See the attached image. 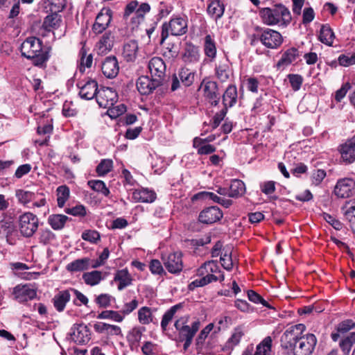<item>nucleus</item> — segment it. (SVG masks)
<instances>
[{
    "label": "nucleus",
    "mask_w": 355,
    "mask_h": 355,
    "mask_svg": "<svg viewBox=\"0 0 355 355\" xmlns=\"http://www.w3.org/2000/svg\"><path fill=\"white\" fill-rule=\"evenodd\" d=\"M61 21V15L55 12V10H53L51 14L48 15L44 18L42 26L45 30L50 31L51 28L55 29L58 28Z\"/></svg>",
    "instance_id": "32"
},
{
    "label": "nucleus",
    "mask_w": 355,
    "mask_h": 355,
    "mask_svg": "<svg viewBox=\"0 0 355 355\" xmlns=\"http://www.w3.org/2000/svg\"><path fill=\"white\" fill-rule=\"evenodd\" d=\"M354 343L355 332H352L345 338L341 340L339 345L344 354H348Z\"/></svg>",
    "instance_id": "45"
},
{
    "label": "nucleus",
    "mask_w": 355,
    "mask_h": 355,
    "mask_svg": "<svg viewBox=\"0 0 355 355\" xmlns=\"http://www.w3.org/2000/svg\"><path fill=\"white\" fill-rule=\"evenodd\" d=\"M344 211V216L351 225H355V202H346L342 207Z\"/></svg>",
    "instance_id": "43"
},
{
    "label": "nucleus",
    "mask_w": 355,
    "mask_h": 355,
    "mask_svg": "<svg viewBox=\"0 0 355 355\" xmlns=\"http://www.w3.org/2000/svg\"><path fill=\"white\" fill-rule=\"evenodd\" d=\"M354 328L355 322L352 320H345L338 324L336 329L340 334H345Z\"/></svg>",
    "instance_id": "59"
},
{
    "label": "nucleus",
    "mask_w": 355,
    "mask_h": 355,
    "mask_svg": "<svg viewBox=\"0 0 355 355\" xmlns=\"http://www.w3.org/2000/svg\"><path fill=\"white\" fill-rule=\"evenodd\" d=\"M39 239L41 243L47 245L55 239V234L49 229L42 230Z\"/></svg>",
    "instance_id": "54"
},
{
    "label": "nucleus",
    "mask_w": 355,
    "mask_h": 355,
    "mask_svg": "<svg viewBox=\"0 0 355 355\" xmlns=\"http://www.w3.org/2000/svg\"><path fill=\"white\" fill-rule=\"evenodd\" d=\"M70 292H73L76 296V299L73 300V304L76 306H80L81 304L87 305L88 304V298L79 291L70 288Z\"/></svg>",
    "instance_id": "61"
},
{
    "label": "nucleus",
    "mask_w": 355,
    "mask_h": 355,
    "mask_svg": "<svg viewBox=\"0 0 355 355\" xmlns=\"http://www.w3.org/2000/svg\"><path fill=\"white\" fill-rule=\"evenodd\" d=\"M243 336L244 330L242 327L239 326L234 328L231 336L228 338L223 347V352H227V354H230L232 350L240 343L241 339Z\"/></svg>",
    "instance_id": "23"
},
{
    "label": "nucleus",
    "mask_w": 355,
    "mask_h": 355,
    "mask_svg": "<svg viewBox=\"0 0 355 355\" xmlns=\"http://www.w3.org/2000/svg\"><path fill=\"white\" fill-rule=\"evenodd\" d=\"M15 195L18 201L24 205L31 202L35 197L34 193L23 189L17 190Z\"/></svg>",
    "instance_id": "51"
},
{
    "label": "nucleus",
    "mask_w": 355,
    "mask_h": 355,
    "mask_svg": "<svg viewBox=\"0 0 355 355\" xmlns=\"http://www.w3.org/2000/svg\"><path fill=\"white\" fill-rule=\"evenodd\" d=\"M164 265L171 273H178L182 270V253L177 252L163 255L162 257Z\"/></svg>",
    "instance_id": "14"
},
{
    "label": "nucleus",
    "mask_w": 355,
    "mask_h": 355,
    "mask_svg": "<svg viewBox=\"0 0 355 355\" xmlns=\"http://www.w3.org/2000/svg\"><path fill=\"white\" fill-rule=\"evenodd\" d=\"M156 193L153 190L142 188L136 189L132 192V199L135 202L151 203L156 199Z\"/></svg>",
    "instance_id": "24"
},
{
    "label": "nucleus",
    "mask_w": 355,
    "mask_h": 355,
    "mask_svg": "<svg viewBox=\"0 0 355 355\" xmlns=\"http://www.w3.org/2000/svg\"><path fill=\"white\" fill-rule=\"evenodd\" d=\"M224 254H223V269L227 270H230L232 268L236 259H233V247L230 245H227L225 248H223Z\"/></svg>",
    "instance_id": "40"
},
{
    "label": "nucleus",
    "mask_w": 355,
    "mask_h": 355,
    "mask_svg": "<svg viewBox=\"0 0 355 355\" xmlns=\"http://www.w3.org/2000/svg\"><path fill=\"white\" fill-rule=\"evenodd\" d=\"M189 320L188 316L181 317L178 319L174 324L175 329L178 331V338L180 341L184 339L193 338L195 334L200 328V322L195 321L192 323L191 327L187 324Z\"/></svg>",
    "instance_id": "7"
},
{
    "label": "nucleus",
    "mask_w": 355,
    "mask_h": 355,
    "mask_svg": "<svg viewBox=\"0 0 355 355\" xmlns=\"http://www.w3.org/2000/svg\"><path fill=\"white\" fill-rule=\"evenodd\" d=\"M324 219L330 224L335 230H340L343 228V223L333 216L324 213Z\"/></svg>",
    "instance_id": "63"
},
{
    "label": "nucleus",
    "mask_w": 355,
    "mask_h": 355,
    "mask_svg": "<svg viewBox=\"0 0 355 355\" xmlns=\"http://www.w3.org/2000/svg\"><path fill=\"white\" fill-rule=\"evenodd\" d=\"M137 1H132L125 6L123 13V19L126 21L127 24L128 23V20L129 17L132 15H135V12L137 11Z\"/></svg>",
    "instance_id": "55"
},
{
    "label": "nucleus",
    "mask_w": 355,
    "mask_h": 355,
    "mask_svg": "<svg viewBox=\"0 0 355 355\" xmlns=\"http://www.w3.org/2000/svg\"><path fill=\"white\" fill-rule=\"evenodd\" d=\"M208 14L217 21L222 16V6L220 0H210L207 7Z\"/></svg>",
    "instance_id": "39"
},
{
    "label": "nucleus",
    "mask_w": 355,
    "mask_h": 355,
    "mask_svg": "<svg viewBox=\"0 0 355 355\" xmlns=\"http://www.w3.org/2000/svg\"><path fill=\"white\" fill-rule=\"evenodd\" d=\"M56 192L58 206L62 208L69 198V189L66 185H62L57 188Z\"/></svg>",
    "instance_id": "41"
},
{
    "label": "nucleus",
    "mask_w": 355,
    "mask_h": 355,
    "mask_svg": "<svg viewBox=\"0 0 355 355\" xmlns=\"http://www.w3.org/2000/svg\"><path fill=\"white\" fill-rule=\"evenodd\" d=\"M338 150L344 162L353 163L355 161V136L341 144Z\"/></svg>",
    "instance_id": "19"
},
{
    "label": "nucleus",
    "mask_w": 355,
    "mask_h": 355,
    "mask_svg": "<svg viewBox=\"0 0 355 355\" xmlns=\"http://www.w3.org/2000/svg\"><path fill=\"white\" fill-rule=\"evenodd\" d=\"M205 53L209 58H214L216 54L215 44L209 35L205 38Z\"/></svg>",
    "instance_id": "50"
},
{
    "label": "nucleus",
    "mask_w": 355,
    "mask_h": 355,
    "mask_svg": "<svg viewBox=\"0 0 355 355\" xmlns=\"http://www.w3.org/2000/svg\"><path fill=\"white\" fill-rule=\"evenodd\" d=\"M205 97L209 100L211 105H218L220 101L218 85L214 81H208L204 87Z\"/></svg>",
    "instance_id": "22"
},
{
    "label": "nucleus",
    "mask_w": 355,
    "mask_h": 355,
    "mask_svg": "<svg viewBox=\"0 0 355 355\" xmlns=\"http://www.w3.org/2000/svg\"><path fill=\"white\" fill-rule=\"evenodd\" d=\"M71 294L69 289L59 291L53 298L55 309L59 312L63 311L66 304L69 302Z\"/></svg>",
    "instance_id": "26"
},
{
    "label": "nucleus",
    "mask_w": 355,
    "mask_h": 355,
    "mask_svg": "<svg viewBox=\"0 0 355 355\" xmlns=\"http://www.w3.org/2000/svg\"><path fill=\"white\" fill-rule=\"evenodd\" d=\"M214 324L212 323L209 324L206 326L198 336L196 342L197 346H201L203 345L205 338L207 337L209 332L212 330Z\"/></svg>",
    "instance_id": "57"
},
{
    "label": "nucleus",
    "mask_w": 355,
    "mask_h": 355,
    "mask_svg": "<svg viewBox=\"0 0 355 355\" xmlns=\"http://www.w3.org/2000/svg\"><path fill=\"white\" fill-rule=\"evenodd\" d=\"M162 83L156 78L150 79L147 76H140L137 80V88L141 95H148L151 94L157 87L162 85Z\"/></svg>",
    "instance_id": "13"
},
{
    "label": "nucleus",
    "mask_w": 355,
    "mask_h": 355,
    "mask_svg": "<svg viewBox=\"0 0 355 355\" xmlns=\"http://www.w3.org/2000/svg\"><path fill=\"white\" fill-rule=\"evenodd\" d=\"M101 70L107 78H115L119 71V62L115 56H108L102 62Z\"/></svg>",
    "instance_id": "20"
},
{
    "label": "nucleus",
    "mask_w": 355,
    "mask_h": 355,
    "mask_svg": "<svg viewBox=\"0 0 355 355\" xmlns=\"http://www.w3.org/2000/svg\"><path fill=\"white\" fill-rule=\"evenodd\" d=\"M151 312L148 307L144 306L141 308L138 311L139 320L141 324H146L150 323Z\"/></svg>",
    "instance_id": "52"
},
{
    "label": "nucleus",
    "mask_w": 355,
    "mask_h": 355,
    "mask_svg": "<svg viewBox=\"0 0 355 355\" xmlns=\"http://www.w3.org/2000/svg\"><path fill=\"white\" fill-rule=\"evenodd\" d=\"M259 14L263 23L268 26H287L292 19L289 10L282 3L261 8Z\"/></svg>",
    "instance_id": "1"
},
{
    "label": "nucleus",
    "mask_w": 355,
    "mask_h": 355,
    "mask_svg": "<svg viewBox=\"0 0 355 355\" xmlns=\"http://www.w3.org/2000/svg\"><path fill=\"white\" fill-rule=\"evenodd\" d=\"M98 319H111L116 322H121L123 320V315L119 312L115 311H103L97 316Z\"/></svg>",
    "instance_id": "49"
},
{
    "label": "nucleus",
    "mask_w": 355,
    "mask_h": 355,
    "mask_svg": "<svg viewBox=\"0 0 355 355\" xmlns=\"http://www.w3.org/2000/svg\"><path fill=\"white\" fill-rule=\"evenodd\" d=\"M178 76L184 86L189 87L193 83L195 75L190 69L182 68Z\"/></svg>",
    "instance_id": "42"
},
{
    "label": "nucleus",
    "mask_w": 355,
    "mask_h": 355,
    "mask_svg": "<svg viewBox=\"0 0 355 355\" xmlns=\"http://www.w3.org/2000/svg\"><path fill=\"white\" fill-rule=\"evenodd\" d=\"M227 286L228 288L223 289V295L225 296L232 297L241 292V288L235 280L232 281L231 285L228 284Z\"/></svg>",
    "instance_id": "62"
},
{
    "label": "nucleus",
    "mask_w": 355,
    "mask_h": 355,
    "mask_svg": "<svg viewBox=\"0 0 355 355\" xmlns=\"http://www.w3.org/2000/svg\"><path fill=\"white\" fill-rule=\"evenodd\" d=\"M334 39V33L327 25H322L319 35V40L323 44L331 46Z\"/></svg>",
    "instance_id": "36"
},
{
    "label": "nucleus",
    "mask_w": 355,
    "mask_h": 355,
    "mask_svg": "<svg viewBox=\"0 0 355 355\" xmlns=\"http://www.w3.org/2000/svg\"><path fill=\"white\" fill-rule=\"evenodd\" d=\"M355 190V181L350 178L339 179L334 189V194L340 198H347L352 196Z\"/></svg>",
    "instance_id": "10"
},
{
    "label": "nucleus",
    "mask_w": 355,
    "mask_h": 355,
    "mask_svg": "<svg viewBox=\"0 0 355 355\" xmlns=\"http://www.w3.org/2000/svg\"><path fill=\"white\" fill-rule=\"evenodd\" d=\"M79 95L82 99L92 100L96 96L98 93V83L95 80L88 78L78 82Z\"/></svg>",
    "instance_id": "11"
},
{
    "label": "nucleus",
    "mask_w": 355,
    "mask_h": 355,
    "mask_svg": "<svg viewBox=\"0 0 355 355\" xmlns=\"http://www.w3.org/2000/svg\"><path fill=\"white\" fill-rule=\"evenodd\" d=\"M12 294L15 299L19 302H24L31 300L36 297V291L30 285H17L14 289Z\"/></svg>",
    "instance_id": "18"
},
{
    "label": "nucleus",
    "mask_w": 355,
    "mask_h": 355,
    "mask_svg": "<svg viewBox=\"0 0 355 355\" xmlns=\"http://www.w3.org/2000/svg\"><path fill=\"white\" fill-rule=\"evenodd\" d=\"M71 339L77 344H86L90 340V331L87 325L76 324L72 327Z\"/></svg>",
    "instance_id": "16"
},
{
    "label": "nucleus",
    "mask_w": 355,
    "mask_h": 355,
    "mask_svg": "<svg viewBox=\"0 0 355 355\" xmlns=\"http://www.w3.org/2000/svg\"><path fill=\"white\" fill-rule=\"evenodd\" d=\"M92 260L89 258L85 257L83 259H78L67 265V270L69 272H80L88 270L90 268Z\"/></svg>",
    "instance_id": "27"
},
{
    "label": "nucleus",
    "mask_w": 355,
    "mask_h": 355,
    "mask_svg": "<svg viewBox=\"0 0 355 355\" xmlns=\"http://www.w3.org/2000/svg\"><path fill=\"white\" fill-rule=\"evenodd\" d=\"M202 140L198 137L193 139V147L198 148V153L200 155H207L213 153L215 148L210 144L201 145Z\"/></svg>",
    "instance_id": "44"
},
{
    "label": "nucleus",
    "mask_w": 355,
    "mask_h": 355,
    "mask_svg": "<svg viewBox=\"0 0 355 355\" xmlns=\"http://www.w3.org/2000/svg\"><path fill=\"white\" fill-rule=\"evenodd\" d=\"M38 225L37 216L31 212H26L19 218V230L24 237H31L37 231Z\"/></svg>",
    "instance_id": "6"
},
{
    "label": "nucleus",
    "mask_w": 355,
    "mask_h": 355,
    "mask_svg": "<svg viewBox=\"0 0 355 355\" xmlns=\"http://www.w3.org/2000/svg\"><path fill=\"white\" fill-rule=\"evenodd\" d=\"M288 78L294 91H297L300 89L303 82V78L300 75L289 74Z\"/></svg>",
    "instance_id": "58"
},
{
    "label": "nucleus",
    "mask_w": 355,
    "mask_h": 355,
    "mask_svg": "<svg viewBox=\"0 0 355 355\" xmlns=\"http://www.w3.org/2000/svg\"><path fill=\"white\" fill-rule=\"evenodd\" d=\"M254 31H261V43L268 49H277L283 42V37L278 32L268 28L256 26Z\"/></svg>",
    "instance_id": "8"
},
{
    "label": "nucleus",
    "mask_w": 355,
    "mask_h": 355,
    "mask_svg": "<svg viewBox=\"0 0 355 355\" xmlns=\"http://www.w3.org/2000/svg\"><path fill=\"white\" fill-rule=\"evenodd\" d=\"M326 171L322 169L315 170L311 175L312 184L318 186L326 177Z\"/></svg>",
    "instance_id": "60"
},
{
    "label": "nucleus",
    "mask_w": 355,
    "mask_h": 355,
    "mask_svg": "<svg viewBox=\"0 0 355 355\" xmlns=\"http://www.w3.org/2000/svg\"><path fill=\"white\" fill-rule=\"evenodd\" d=\"M144 355H156L157 345L151 342H146L141 347Z\"/></svg>",
    "instance_id": "64"
},
{
    "label": "nucleus",
    "mask_w": 355,
    "mask_h": 355,
    "mask_svg": "<svg viewBox=\"0 0 355 355\" xmlns=\"http://www.w3.org/2000/svg\"><path fill=\"white\" fill-rule=\"evenodd\" d=\"M306 327L303 324L293 325L286 329L281 337V346L286 349L293 350L302 338Z\"/></svg>",
    "instance_id": "5"
},
{
    "label": "nucleus",
    "mask_w": 355,
    "mask_h": 355,
    "mask_svg": "<svg viewBox=\"0 0 355 355\" xmlns=\"http://www.w3.org/2000/svg\"><path fill=\"white\" fill-rule=\"evenodd\" d=\"M103 279L102 272L98 270L85 272L83 275V279L85 283L91 286L98 284Z\"/></svg>",
    "instance_id": "35"
},
{
    "label": "nucleus",
    "mask_w": 355,
    "mask_h": 355,
    "mask_svg": "<svg viewBox=\"0 0 355 355\" xmlns=\"http://www.w3.org/2000/svg\"><path fill=\"white\" fill-rule=\"evenodd\" d=\"M222 263L218 260H211L205 262L198 270V275L203 276L202 278L193 281L189 285V290L204 286L222 277L220 268Z\"/></svg>",
    "instance_id": "3"
},
{
    "label": "nucleus",
    "mask_w": 355,
    "mask_h": 355,
    "mask_svg": "<svg viewBox=\"0 0 355 355\" xmlns=\"http://www.w3.org/2000/svg\"><path fill=\"white\" fill-rule=\"evenodd\" d=\"M193 200H211L215 202L220 203V198L212 192L202 191L194 195L192 198Z\"/></svg>",
    "instance_id": "48"
},
{
    "label": "nucleus",
    "mask_w": 355,
    "mask_h": 355,
    "mask_svg": "<svg viewBox=\"0 0 355 355\" xmlns=\"http://www.w3.org/2000/svg\"><path fill=\"white\" fill-rule=\"evenodd\" d=\"M272 339L267 336L257 346L254 355H270Z\"/></svg>",
    "instance_id": "38"
},
{
    "label": "nucleus",
    "mask_w": 355,
    "mask_h": 355,
    "mask_svg": "<svg viewBox=\"0 0 355 355\" xmlns=\"http://www.w3.org/2000/svg\"><path fill=\"white\" fill-rule=\"evenodd\" d=\"M221 217L222 213L220 209L216 206H212L200 212L199 221L205 224H211L220 220Z\"/></svg>",
    "instance_id": "21"
},
{
    "label": "nucleus",
    "mask_w": 355,
    "mask_h": 355,
    "mask_svg": "<svg viewBox=\"0 0 355 355\" xmlns=\"http://www.w3.org/2000/svg\"><path fill=\"white\" fill-rule=\"evenodd\" d=\"M82 239L92 243H97L100 240V234L95 230H85L82 234Z\"/></svg>",
    "instance_id": "53"
},
{
    "label": "nucleus",
    "mask_w": 355,
    "mask_h": 355,
    "mask_svg": "<svg viewBox=\"0 0 355 355\" xmlns=\"http://www.w3.org/2000/svg\"><path fill=\"white\" fill-rule=\"evenodd\" d=\"M112 19V11L110 9L103 8L98 14L95 23L92 26V31L96 34L103 33L109 26Z\"/></svg>",
    "instance_id": "15"
},
{
    "label": "nucleus",
    "mask_w": 355,
    "mask_h": 355,
    "mask_svg": "<svg viewBox=\"0 0 355 355\" xmlns=\"http://www.w3.org/2000/svg\"><path fill=\"white\" fill-rule=\"evenodd\" d=\"M113 42V37L110 32H107L103 34L96 44L98 54L103 55L107 53L112 48Z\"/></svg>",
    "instance_id": "25"
},
{
    "label": "nucleus",
    "mask_w": 355,
    "mask_h": 355,
    "mask_svg": "<svg viewBox=\"0 0 355 355\" xmlns=\"http://www.w3.org/2000/svg\"><path fill=\"white\" fill-rule=\"evenodd\" d=\"M88 185L95 191L100 192L105 196H108L110 190L106 187L105 182L102 180H90L88 182Z\"/></svg>",
    "instance_id": "46"
},
{
    "label": "nucleus",
    "mask_w": 355,
    "mask_h": 355,
    "mask_svg": "<svg viewBox=\"0 0 355 355\" xmlns=\"http://www.w3.org/2000/svg\"><path fill=\"white\" fill-rule=\"evenodd\" d=\"M113 167L112 159H105L101 160L96 167V172L99 176H103L110 172Z\"/></svg>",
    "instance_id": "47"
},
{
    "label": "nucleus",
    "mask_w": 355,
    "mask_h": 355,
    "mask_svg": "<svg viewBox=\"0 0 355 355\" xmlns=\"http://www.w3.org/2000/svg\"><path fill=\"white\" fill-rule=\"evenodd\" d=\"M114 280L119 282L118 289L119 291L124 289L132 283V278L127 269L117 270L114 275Z\"/></svg>",
    "instance_id": "28"
},
{
    "label": "nucleus",
    "mask_w": 355,
    "mask_h": 355,
    "mask_svg": "<svg viewBox=\"0 0 355 355\" xmlns=\"http://www.w3.org/2000/svg\"><path fill=\"white\" fill-rule=\"evenodd\" d=\"M148 68L151 76L163 83L166 73V64L164 60L160 58L154 57L150 60Z\"/></svg>",
    "instance_id": "17"
},
{
    "label": "nucleus",
    "mask_w": 355,
    "mask_h": 355,
    "mask_svg": "<svg viewBox=\"0 0 355 355\" xmlns=\"http://www.w3.org/2000/svg\"><path fill=\"white\" fill-rule=\"evenodd\" d=\"M300 53L297 49L295 48H291L286 50L282 55L281 59L278 61L277 66V67H282V66H288L292 62L295 60V59L299 57Z\"/></svg>",
    "instance_id": "33"
},
{
    "label": "nucleus",
    "mask_w": 355,
    "mask_h": 355,
    "mask_svg": "<svg viewBox=\"0 0 355 355\" xmlns=\"http://www.w3.org/2000/svg\"><path fill=\"white\" fill-rule=\"evenodd\" d=\"M187 31V22L182 17L172 18L168 22H165L162 26L160 44H163L169 34L174 36H180Z\"/></svg>",
    "instance_id": "4"
},
{
    "label": "nucleus",
    "mask_w": 355,
    "mask_h": 355,
    "mask_svg": "<svg viewBox=\"0 0 355 355\" xmlns=\"http://www.w3.org/2000/svg\"><path fill=\"white\" fill-rule=\"evenodd\" d=\"M116 92L110 87H103L98 89L96 96V102L101 107L110 108L117 101Z\"/></svg>",
    "instance_id": "12"
},
{
    "label": "nucleus",
    "mask_w": 355,
    "mask_h": 355,
    "mask_svg": "<svg viewBox=\"0 0 355 355\" xmlns=\"http://www.w3.org/2000/svg\"><path fill=\"white\" fill-rule=\"evenodd\" d=\"M245 192V184L243 181L234 179L231 181L227 196L232 198H238Z\"/></svg>",
    "instance_id": "30"
},
{
    "label": "nucleus",
    "mask_w": 355,
    "mask_h": 355,
    "mask_svg": "<svg viewBox=\"0 0 355 355\" xmlns=\"http://www.w3.org/2000/svg\"><path fill=\"white\" fill-rule=\"evenodd\" d=\"M298 345H295L294 349L291 350L294 355H311L317 343L315 335L307 334L298 341Z\"/></svg>",
    "instance_id": "9"
},
{
    "label": "nucleus",
    "mask_w": 355,
    "mask_h": 355,
    "mask_svg": "<svg viewBox=\"0 0 355 355\" xmlns=\"http://www.w3.org/2000/svg\"><path fill=\"white\" fill-rule=\"evenodd\" d=\"M64 211L67 214H70L74 216H85L86 215V209L82 205H76L71 208H66Z\"/></svg>",
    "instance_id": "56"
},
{
    "label": "nucleus",
    "mask_w": 355,
    "mask_h": 355,
    "mask_svg": "<svg viewBox=\"0 0 355 355\" xmlns=\"http://www.w3.org/2000/svg\"><path fill=\"white\" fill-rule=\"evenodd\" d=\"M138 51V44L135 40H130L123 46V55L128 62L134 61Z\"/></svg>",
    "instance_id": "31"
},
{
    "label": "nucleus",
    "mask_w": 355,
    "mask_h": 355,
    "mask_svg": "<svg viewBox=\"0 0 355 355\" xmlns=\"http://www.w3.org/2000/svg\"><path fill=\"white\" fill-rule=\"evenodd\" d=\"M182 307L181 303L171 306L163 315L161 321V327L163 331H166L169 322L172 320L176 312Z\"/></svg>",
    "instance_id": "37"
},
{
    "label": "nucleus",
    "mask_w": 355,
    "mask_h": 355,
    "mask_svg": "<svg viewBox=\"0 0 355 355\" xmlns=\"http://www.w3.org/2000/svg\"><path fill=\"white\" fill-rule=\"evenodd\" d=\"M237 100V90L234 85H230L223 93V105L226 107H232Z\"/></svg>",
    "instance_id": "34"
},
{
    "label": "nucleus",
    "mask_w": 355,
    "mask_h": 355,
    "mask_svg": "<svg viewBox=\"0 0 355 355\" xmlns=\"http://www.w3.org/2000/svg\"><path fill=\"white\" fill-rule=\"evenodd\" d=\"M21 55L33 60L35 66L43 67L49 60V55L46 51L42 50V42L35 37L27 38L21 44Z\"/></svg>",
    "instance_id": "2"
},
{
    "label": "nucleus",
    "mask_w": 355,
    "mask_h": 355,
    "mask_svg": "<svg viewBox=\"0 0 355 355\" xmlns=\"http://www.w3.org/2000/svg\"><path fill=\"white\" fill-rule=\"evenodd\" d=\"M69 220V217L63 214H51L48 217L47 222L54 230H60Z\"/></svg>",
    "instance_id": "29"
}]
</instances>
